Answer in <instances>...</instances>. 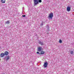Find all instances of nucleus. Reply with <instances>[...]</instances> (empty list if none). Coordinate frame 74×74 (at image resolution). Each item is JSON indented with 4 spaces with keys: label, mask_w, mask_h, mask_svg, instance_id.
Instances as JSON below:
<instances>
[{
    "label": "nucleus",
    "mask_w": 74,
    "mask_h": 74,
    "mask_svg": "<svg viewBox=\"0 0 74 74\" xmlns=\"http://www.w3.org/2000/svg\"><path fill=\"white\" fill-rule=\"evenodd\" d=\"M42 25H43V24L42 23L41 24V26H42Z\"/></svg>",
    "instance_id": "a211bd4d"
},
{
    "label": "nucleus",
    "mask_w": 74,
    "mask_h": 74,
    "mask_svg": "<svg viewBox=\"0 0 74 74\" xmlns=\"http://www.w3.org/2000/svg\"><path fill=\"white\" fill-rule=\"evenodd\" d=\"M53 16V13H50L48 16V18L49 19V20L50 19H52Z\"/></svg>",
    "instance_id": "f03ea898"
},
{
    "label": "nucleus",
    "mask_w": 74,
    "mask_h": 74,
    "mask_svg": "<svg viewBox=\"0 0 74 74\" xmlns=\"http://www.w3.org/2000/svg\"><path fill=\"white\" fill-rule=\"evenodd\" d=\"M47 31H49V26L47 25Z\"/></svg>",
    "instance_id": "4468645a"
},
{
    "label": "nucleus",
    "mask_w": 74,
    "mask_h": 74,
    "mask_svg": "<svg viewBox=\"0 0 74 74\" xmlns=\"http://www.w3.org/2000/svg\"><path fill=\"white\" fill-rule=\"evenodd\" d=\"M37 54H39V55L40 53H39V52H37Z\"/></svg>",
    "instance_id": "dca6fc26"
},
{
    "label": "nucleus",
    "mask_w": 74,
    "mask_h": 74,
    "mask_svg": "<svg viewBox=\"0 0 74 74\" xmlns=\"http://www.w3.org/2000/svg\"><path fill=\"white\" fill-rule=\"evenodd\" d=\"M4 59L6 60V61H7L8 60L10 59V56H6L4 58Z\"/></svg>",
    "instance_id": "7ed1b4c3"
},
{
    "label": "nucleus",
    "mask_w": 74,
    "mask_h": 74,
    "mask_svg": "<svg viewBox=\"0 0 74 74\" xmlns=\"http://www.w3.org/2000/svg\"><path fill=\"white\" fill-rule=\"evenodd\" d=\"M42 1L41 0H34V6L37 5L39 3H41Z\"/></svg>",
    "instance_id": "f257e3e1"
},
{
    "label": "nucleus",
    "mask_w": 74,
    "mask_h": 74,
    "mask_svg": "<svg viewBox=\"0 0 74 74\" xmlns=\"http://www.w3.org/2000/svg\"><path fill=\"white\" fill-rule=\"evenodd\" d=\"M70 52V54H71V55H73V53H74L73 51H71Z\"/></svg>",
    "instance_id": "ddd939ff"
},
{
    "label": "nucleus",
    "mask_w": 74,
    "mask_h": 74,
    "mask_svg": "<svg viewBox=\"0 0 74 74\" xmlns=\"http://www.w3.org/2000/svg\"><path fill=\"white\" fill-rule=\"evenodd\" d=\"M10 21L8 20L7 21H6L5 22L6 24H9L10 23Z\"/></svg>",
    "instance_id": "9d476101"
},
{
    "label": "nucleus",
    "mask_w": 74,
    "mask_h": 74,
    "mask_svg": "<svg viewBox=\"0 0 74 74\" xmlns=\"http://www.w3.org/2000/svg\"><path fill=\"white\" fill-rule=\"evenodd\" d=\"M40 53V54H41V55H43V54H44V51H41Z\"/></svg>",
    "instance_id": "f8f14e48"
},
{
    "label": "nucleus",
    "mask_w": 74,
    "mask_h": 74,
    "mask_svg": "<svg viewBox=\"0 0 74 74\" xmlns=\"http://www.w3.org/2000/svg\"><path fill=\"white\" fill-rule=\"evenodd\" d=\"M59 42L60 43H62V40H61L60 39V40L59 41Z\"/></svg>",
    "instance_id": "2eb2a0df"
},
{
    "label": "nucleus",
    "mask_w": 74,
    "mask_h": 74,
    "mask_svg": "<svg viewBox=\"0 0 74 74\" xmlns=\"http://www.w3.org/2000/svg\"><path fill=\"white\" fill-rule=\"evenodd\" d=\"M1 2L2 3H5V0H1Z\"/></svg>",
    "instance_id": "9b49d317"
},
{
    "label": "nucleus",
    "mask_w": 74,
    "mask_h": 74,
    "mask_svg": "<svg viewBox=\"0 0 74 74\" xmlns=\"http://www.w3.org/2000/svg\"><path fill=\"white\" fill-rule=\"evenodd\" d=\"M47 34H48V33H47Z\"/></svg>",
    "instance_id": "6ab92c4d"
},
{
    "label": "nucleus",
    "mask_w": 74,
    "mask_h": 74,
    "mask_svg": "<svg viewBox=\"0 0 74 74\" xmlns=\"http://www.w3.org/2000/svg\"><path fill=\"white\" fill-rule=\"evenodd\" d=\"M25 16H26L25 15H22V16L23 17H25Z\"/></svg>",
    "instance_id": "f3484780"
},
{
    "label": "nucleus",
    "mask_w": 74,
    "mask_h": 74,
    "mask_svg": "<svg viewBox=\"0 0 74 74\" xmlns=\"http://www.w3.org/2000/svg\"><path fill=\"white\" fill-rule=\"evenodd\" d=\"M5 55L7 56L8 55V52L7 51H5L4 53Z\"/></svg>",
    "instance_id": "6e6552de"
},
{
    "label": "nucleus",
    "mask_w": 74,
    "mask_h": 74,
    "mask_svg": "<svg viewBox=\"0 0 74 74\" xmlns=\"http://www.w3.org/2000/svg\"><path fill=\"white\" fill-rule=\"evenodd\" d=\"M67 10L68 11H70V7L68 6L67 8Z\"/></svg>",
    "instance_id": "1a4fd4ad"
},
{
    "label": "nucleus",
    "mask_w": 74,
    "mask_h": 74,
    "mask_svg": "<svg viewBox=\"0 0 74 74\" xmlns=\"http://www.w3.org/2000/svg\"><path fill=\"white\" fill-rule=\"evenodd\" d=\"M39 44H40L41 45H44V43H43V41H40L39 42Z\"/></svg>",
    "instance_id": "39448f33"
},
{
    "label": "nucleus",
    "mask_w": 74,
    "mask_h": 74,
    "mask_svg": "<svg viewBox=\"0 0 74 74\" xmlns=\"http://www.w3.org/2000/svg\"><path fill=\"white\" fill-rule=\"evenodd\" d=\"M48 65V62H46L44 63L43 66L45 68L47 67V65Z\"/></svg>",
    "instance_id": "20e7f679"
},
{
    "label": "nucleus",
    "mask_w": 74,
    "mask_h": 74,
    "mask_svg": "<svg viewBox=\"0 0 74 74\" xmlns=\"http://www.w3.org/2000/svg\"><path fill=\"white\" fill-rule=\"evenodd\" d=\"M5 55V54L3 53H1L0 55V57L1 58H3V57H4V56Z\"/></svg>",
    "instance_id": "423d86ee"
},
{
    "label": "nucleus",
    "mask_w": 74,
    "mask_h": 74,
    "mask_svg": "<svg viewBox=\"0 0 74 74\" xmlns=\"http://www.w3.org/2000/svg\"><path fill=\"white\" fill-rule=\"evenodd\" d=\"M41 50H42V47H39L38 48V51L40 52Z\"/></svg>",
    "instance_id": "0eeeda50"
}]
</instances>
